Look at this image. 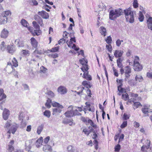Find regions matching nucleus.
Masks as SVG:
<instances>
[{
    "instance_id": "1",
    "label": "nucleus",
    "mask_w": 152,
    "mask_h": 152,
    "mask_svg": "<svg viewBox=\"0 0 152 152\" xmlns=\"http://www.w3.org/2000/svg\"><path fill=\"white\" fill-rule=\"evenodd\" d=\"M134 12L131 10V8L130 7L124 10V13L125 15L127 21L131 23L134 22Z\"/></svg>"
},
{
    "instance_id": "2",
    "label": "nucleus",
    "mask_w": 152,
    "mask_h": 152,
    "mask_svg": "<svg viewBox=\"0 0 152 152\" xmlns=\"http://www.w3.org/2000/svg\"><path fill=\"white\" fill-rule=\"evenodd\" d=\"M122 12V11L121 9L112 10L109 12V18L110 20H114L121 16Z\"/></svg>"
},
{
    "instance_id": "3",
    "label": "nucleus",
    "mask_w": 152,
    "mask_h": 152,
    "mask_svg": "<svg viewBox=\"0 0 152 152\" xmlns=\"http://www.w3.org/2000/svg\"><path fill=\"white\" fill-rule=\"evenodd\" d=\"M32 24L33 26L36 29L34 30V31L32 32V30H33V28L30 27H28V30L32 32V34L33 36L39 35L41 34L42 32L41 30H39V26L37 24V23L34 21H33Z\"/></svg>"
},
{
    "instance_id": "4",
    "label": "nucleus",
    "mask_w": 152,
    "mask_h": 152,
    "mask_svg": "<svg viewBox=\"0 0 152 152\" xmlns=\"http://www.w3.org/2000/svg\"><path fill=\"white\" fill-rule=\"evenodd\" d=\"M68 110L66 111L64 114L65 116L68 118L74 116V113H73V109H75V107H73L72 105H70L68 107Z\"/></svg>"
},
{
    "instance_id": "5",
    "label": "nucleus",
    "mask_w": 152,
    "mask_h": 152,
    "mask_svg": "<svg viewBox=\"0 0 152 152\" xmlns=\"http://www.w3.org/2000/svg\"><path fill=\"white\" fill-rule=\"evenodd\" d=\"M133 69L135 71H139L142 69V66L138 61H134V62Z\"/></svg>"
},
{
    "instance_id": "6",
    "label": "nucleus",
    "mask_w": 152,
    "mask_h": 152,
    "mask_svg": "<svg viewBox=\"0 0 152 152\" xmlns=\"http://www.w3.org/2000/svg\"><path fill=\"white\" fill-rule=\"evenodd\" d=\"M6 97V95L4 93L3 89H0V101H3L2 102L0 103L1 104H2L3 102H5V99Z\"/></svg>"
},
{
    "instance_id": "7",
    "label": "nucleus",
    "mask_w": 152,
    "mask_h": 152,
    "mask_svg": "<svg viewBox=\"0 0 152 152\" xmlns=\"http://www.w3.org/2000/svg\"><path fill=\"white\" fill-rule=\"evenodd\" d=\"M42 53V51L41 50H38V49H36L32 53V57L39 58V56L38 55H41Z\"/></svg>"
},
{
    "instance_id": "8",
    "label": "nucleus",
    "mask_w": 152,
    "mask_h": 152,
    "mask_svg": "<svg viewBox=\"0 0 152 152\" xmlns=\"http://www.w3.org/2000/svg\"><path fill=\"white\" fill-rule=\"evenodd\" d=\"M10 114L9 111L7 109H4L3 113V118L5 120H6L8 118V116Z\"/></svg>"
},
{
    "instance_id": "9",
    "label": "nucleus",
    "mask_w": 152,
    "mask_h": 152,
    "mask_svg": "<svg viewBox=\"0 0 152 152\" xmlns=\"http://www.w3.org/2000/svg\"><path fill=\"white\" fill-rule=\"evenodd\" d=\"M7 50L8 52L12 54L15 51V47L12 45H8L7 46Z\"/></svg>"
},
{
    "instance_id": "10",
    "label": "nucleus",
    "mask_w": 152,
    "mask_h": 152,
    "mask_svg": "<svg viewBox=\"0 0 152 152\" xmlns=\"http://www.w3.org/2000/svg\"><path fill=\"white\" fill-rule=\"evenodd\" d=\"M43 150L44 152H51L52 151V148L51 146L46 144L44 145Z\"/></svg>"
},
{
    "instance_id": "11",
    "label": "nucleus",
    "mask_w": 152,
    "mask_h": 152,
    "mask_svg": "<svg viewBox=\"0 0 152 152\" xmlns=\"http://www.w3.org/2000/svg\"><path fill=\"white\" fill-rule=\"evenodd\" d=\"M67 149L68 152H78L77 149L76 148L73 147L71 145L68 146Z\"/></svg>"
},
{
    "instance_id": "12",
    "label": "nucleus",
    "mask_w": 152,
    "mask_h": 152,
    "mask_svg": "<svg viewBox=\"0 0 152 152\" xmlns=\"http://www.w3.org/2000/svg\"><path fill=\"white\" fill-rule=\"evenodd\" d=\"M58 92L61 94H64L66 93V88L64 86H60L58 89Z\"/></svg>"
},
{
    "instance_id": "13",
    "label": "nucleus",
    "mask_w": 152,
    "mask_h": 152,
    "mask_svg": "<svg viewBox=\"0 0 152 152\" xmlns=\"http://www.w3.org/2000/svg\"><path fill=\"white\" fill-rule=\"evenodd\" d=\"M123 53V51L115 50L114 53V55L116 58H120L122 56Z\"/></svg>"
},
{
    "instance_id": "14",
    "label": "nucleus",
    "mask_w": 152,
    "mask_h": 152,
    "mask_svg": "<svg viewBox=\"0 0 152 152\" xmlns=\"http://www.w3.org/2000/svg\"><path fill=\"white\" fill-rule=\"evenodd\" d=\"M31 43L33 47L35 49H37L38 46V42L35 39H31Z\"/></svg>"
},
{
    "instance_id": "15",
    "label": "nucleus",
    "mask_w": 152,
    "mask_h": 152,
    "mask_svg": "<svg viewBox=\"0 0 152 152\" xmlns=\"http://www.w3.org/2000/svg\"><path fill=\"white\" fill-rule=\"evenodd\" d=\"M8 31L7 30L4 29L1 32V37L3 38H7L8 36Z\"/></svg>"
},
{
    "instance_id": "16",
    "label": "nucleus",
    "mask_w": 152,
    "mask_h": 152,
    "mask_svg": "<svg viewBox=\"0 0 152 152\" xmlns=\"http://www.w3.org/2000/svg\"><path fill=\"white\" fill-rule=\"evenodd\" d=\"M83 77L87 80H92V77L91 75L89 74L88 72L86 73H84Z\"/></svg>"
},
{
    "instance_id": "17",
    "label": "nucleus",
    "mask_w": 152,
    "mask_h": 152,
    "mask_svg": "<svg viewBox=\"0 0 152 152\" xmlns=\"http://www.w3.org/2000/svg\"><path fill=\"white\" fill-rule=\"evenodd\" d=\"M38 14L40 15L44 19H47L48 18V17H46V15L47 13L45 11L43 10L42 11L39 12Z\"/></svg>"
},
{
    "instance_id": "18",
    "label": "nucleus",
    "mask_w": 152,
    "mask_h": 152,
    "mask_svg": "<svg viewBox=\"0 0 152 152\" xmlns=\"http://www.w3.org/2000/svg\"><path fill=\"white\" fill-rule=\"evenodd\" d=\"M44 127V124H42L38 126L37 131V132L38 134L39 135L41 134L43 129Z\"/></svg>"
},
{
    "instance_id": "19",
    "label": "nucleus",
    "mask_w": 152,
    "mask_h": 152,
    "mask_svg": "<svg viewBox=\"0 0 152 152\" xmlns=\"http://www.w3.org/2000/svg\"><path fill=\"white\" fill-rule=\"evenodd\" d=\"M148 28L152 30V17H149L147 20Z\"/></svg>"
},
{
    "instance_id": "20",
    "label": "nucleus",
    "mask_w": 152,
    "mask_h": 152,
    "mask_svg": "<svg viewBox=\"0 0 152 152\" xmlns=\"http://www.w3.org/2000/svg\"><path fill=\"white\" fill-rule=\"evenodd\" d=\"M61 108L59 107H56L53 109V115H56L60 113L61 111Z\"/></svg>"
},
{
    "instance_id": "21",
    "label": "nucleus",
    "mask_w": 152,
    "mask_h": 152,
    "mask_svg": "<svg viewBox=\"0 0 152 152\" xmlns=\"http://www.w3.org/2000/svg\"><path fill=\"white\" fill-rule=\"evenodd\" d=\"M125 73L130 74L131 72V68L129 66H127L124 67Z\"/></svg>"
},
{
    "instance_id": "22",
    "label": "nucleus",
    "mask_w": 152,
    "mask_h": 152,
    "mask_svg": "<svg viewBox=\"0 0 152 152\" xmlns=\"http://www.w3.org/2000/svg\"><path fill=\"white\" fill-rule=\"evenodd\" d=\"M11 15V13L10 11L4 12L2 14V16L3 18H7V16Z\"/></svg>"
},
{
    "instance_id": "23",
    "label": "nucleus",
    "mask_w": 152,
    "mask_h": 152,
    "mask_svg": "<svg viewBox=\"0 0 152 152\" xmlns=\"http://www.w3.org/2000/svg\"><path fill=\"white\" fill-rule=\"evenodd\" d=\"M100 33L104 37L106 34V31L105 28L102 26L100 27Z\"/></svg>"
},
{
    "instance_id": "24",
    "label": "nucleus",
    "mask_w": 152,
    "mask_h": 152,
    "mask_svg": "<svg viewBox=\"0 0 152 152\" xmlns=\"http://www.w3.org/2000/svg\"><path fill=\"white\" fill-rule=\"evenodd\" d=\"M20 23L23 26L28 27V23L25 19H22L21 20Z\"/></svg>"
},
{
    "instance_id": "25",
    "label": "nucleus",
    "mask_w": 152,
    "mask_h": 152,
    "mask_svg": "<svg viewBox=\"0 0 152 152\" xmlns=\"http://www.w3.org/2000/svg\"><path fill=\"white\" fill-rule=\"evenodd\" d=\"M149 109L148 108H143L142 109V113L146 115L145 116H148V113H149Z\"/></svg>"
},
{
    "instance_id": "26",
    "label": "nucleus",
    "mask_w": 152,
    "mask_h": 152,
    "mask_svg": "<svg viewBox=\"0 0 152 152\" xmlns=\"http://www.w3.org/2000/svg\"><path fill=\"white\" fill-rule=\"evenodd\" d=\"M52 106L54 107H59L61 108H63V107L61 105L58 103L55 102H53L52 104Z\"/></svg>"
},
{
    "instance_id": "27",
    "label": "nucleus",
    "mask_w": 152,
    "mask_h": 152,
    "mask_svg": "<svg viewBox=\"0 0 152 152\" xmlns=\"http://www.w3.org/2000/svg\"><path fill=\"white\" fill-rule=\"evenodd\" d=\"M59 48V46L53 48L50 50H48V51L50 52H56L58 51Z\"/></svg>"
},
{
    "instance_id": "28",
    "label": "nucleus",
    "mask_w": 152,
    "mask_h": 152,
    "mask_svg": "<svg viewBox=\"0 0 152 152\" xmlns=\"http://www.w3.org/2000/svg\"><path fill=\"white\" fill-rule=\"evenodd\" d=\"M17 41L18 42V46L19 47H22L24 46V42L19 40V39H17L15 40V42Z\"/></svg>"
},
{
    "instance_id": "29",
    "label": "nucleus",
    "mask_w": 152,
    "mask_h": 152,
    "mask_svg": "<svg viewBox=\"0 0 152 152\" xmlns=\"http://www.w3.org/2000/svg\"><path fill=\"white\" fill-rule=\"evenodd\" d=\"M82 70L84 72L86 73V72H87L89 69L88 68V65L87 64H85L84 66L81 68Z\"/></svg>"
},
{
    "instance_id": "30",
    "label": "nucleus",
    "mask_w": 152,
    "mask_h": 152,
    "mask_svg": "<svg viewBox=\"0 0 152 152\" xmlns=\"http://www.w3.org/2000/svg\"><path fill=\"white\" fill-rule=\"evenodd\" d=\"M121 98L124 101H126L128 100L129 98V95L127 93L123 94L122 95Z\"/></svg>"
},
{
    "instance_id": "31",
    "label": "nucleus",
    "mask_w": 152,
    "mask_h": 152,
    "mask_svg": "<svg viewBox=\"0 0 152 152\" xmlns=\"http://www.w3.org/2000/svg\"><path fill=\"white\" fill-rule=\"evenodd\" d=\"M43 115L48 118H49L50 116V112L48 110H46L43 113Z\"/></svg>"
},
{
    "instance_id": "32",
    "label": "nucleus",
    "mask_w": 152,
    "mask_h": 152,
    "mask_svg": "<svg viewBox=\"0 0 152 152\" xmlns=\"http://www.w3.org/2000/svg\"><path fill=\"white\" fill-rule=\"evenodd\" d=\"M51 102V100L48 98L47 100V102L45 104V105L48 108H50L51 107L50 103Z\"/></svg>"
},
{
    "instance_id": "33",
    "label": "nucleus",
    "mask_w": 152,
    "mask_h": 152,
    "mask_svg": "<svg viewBox=\"0 0 152 152\" xmlns=\"http://www.w3.org/2000/svg\"><path fill=\"white\" fill-rule=\"evenodd\" d=\"M1 50L2 51H4L6 49V45L5 43L4 42H1L0 45Z\"/></svg>"
},
{
    "instance_id": "34",
    "label": "nucleus",
    "mask_w": 152,
    "mask_h": 152,
    "mask_svg": "<svg viewBox=\"0 0 152 152\" xmlns=\"http://www.w3.org/2000/svg\"><path fill=\"white\" fill-rule=\"evenodd\" d=\"M12 61L13 66H14L15 67H16L18 66V62L15 58H13Z\"/></svg>"
},
{
    "instance_id": "35",
    "label": "nucleus",
    "mask_w": 152,
    "mask_h": 152,
    "mask_svg": "<svg viewBox=\"0 0 152 152\" xmlns=\"http://www.w3.org/2000/svg\"><path fill=\"white\" fill-rule=\"evenodd\" d=\"M139 20L140 22H142L144 19V16L141 12H140L139 16Z\"/></svg>"
},
{
    "instance_id": "36",
    "label": "nucleus",
    "mask_w": 152,
    "mask_h": 152,
    "mask_svg": "<svg viewBox=\"0 0 152 152\" xmlns=\"http://www.w3.org/2000/svg\"><path fill=\"white\" fill-rule=\"evenodd\" d=\"M88 123L90 124V125L94 128L95 129L96 128L97 125L95 124L91 120L88 119Z\"/></svg>"
},
{
    "instance_id": "37",
    "label": "nucleus",
    "mask_w": 152,
    "mask_h": 152,
    "mask_svg": "<svg viewBox=\"0 0 152 152\" xmlns=\"http://www.w3.org/2000/svg\"><path fill=\"white\" fill-rule=\"evenodd\" d=\"M135 78L136 81H138L139 82H142L143 80L142 77L140 75H136Z\"/></svg>"
},
{
    "instance_id": "38",
    "label": "nucleus",
    "mask_w": 152,
    "mask_h": 152,
    "mask_svg": "<svg viewBox=\"0 0 152 152\" xmlns=\"http://www.w3.org/2000/svg\"><path fill=\"white\" fill-rule=\"evenodd\" d=\"M140 106H142V105L140 102H135L134 103L133 107L134 110Z\"/></svg>"
},
{
    "instance_id": "39",
    "label": "nucleus",
    "mask_w": 152,
    "mask_h": 152,
    "mask_svg": "<svg viewBox=\"0 0 152 152\" xmlns=\"http://www.w3.org/2000/svg\"><path fill=\"white\" fill-rule=\"evenodd\" d=\"M17 128L16 126L15 125H13L11 127V131L12 133L13 134H15V132L16 131Z\"/></svg>"
},
{
    "instance_id": "40",
    "label": "nucleus",
    "mask_w": 152,
    "mask_h": 152,
    "mask_svg": "<svg viewBox=\"0 0 152 152\" xmlns=\"http://www.w3.org/2000/svg\"><path fill=\"white\" fill-rule=\"evenodd\" d=\"M145 144L146 145V149H148L150 147L151 144V142L149 140H148V139L146 140L145 141Z\"/></svg>"
},
{
    "instance_id": "41",
    "label": "nucleus",
    "mask_w": 152,
    "mask_h": 152,
    "mask_svg": "<svg viewBox=\"0 0 152 152\" xmlns=\"http://www.w3.org/2000/svg\"><path fill=\"white\" fill-rule=\"evenodd\" d=\"M79 62L80 64L83 65H85V64H87L88 63V61L86 60H85L84 58L83 59H80Z\"/></svg>"
},
{
    "instance_id": "42",
    "label": "nucleus",
    "mask_w": 152,
    "mask_h": 152,
    "mask_svg": "<svg viewBox=\"0 0 152 152\" xmlns=\"http://www.w3.org/2000/svg\"><path fill=\"white\" fill-rule=\"evenodd\" d=\"M46 94L50 97H53L55 96L54 93L51 91H48L47 93H46Z\"/></svg>"
},
{
    "instance_id": "43",
    "label": "nucleus",
    "mask_w": 152,
    "mask_h": 152,
    "mask_svg": "<svg viewBox=\"0 0 152 152\" xmlns=\"http://www.w3.org/2000/svg\"><path fill=\"white\" fill-rule=\"evenodd\" d=\"M14 149L13 146L11 145H8V148L7 149V152H12Z\"/></svg>"
},
{
    "instance_id": "44",
    "label": "nucleus",
    "mask_w": 152,
    "mask_h": 152,
    "mask_svg": "<svg viewBox=\"0 0 152 152\" xmlns=\"http://www.w3.org/2000/svg\"><path fill=\"white\" fill-rule=\"evenodd\" d=\"M127 122L126 121H124L120 126L121 129H123L127 125Z\"/></svg>"
},
{
    "instance_id": "45",
    "label": "nucleus",
    "mask_w": 152,
    "mask_h": 152,
    "mask_svg": "<svg viewBox=\"0 0 152 152\" xmlns=\"http://www.w3.org/2000/svg\"><path fill=\"white\" fill-rule=\"evenodd\" d=\"M133 6L135 8H136L138 7V3L137 0H134Z\"/></svg>"
},
{
    "instance_id": "46",
    "label": "nucleus",
    "mask_w": 152,
    "mask_h": 152,
    "mask_svg": "<svg viewBox=\"0 0 152 152\" xmlns=\"http://www.w3.org/2000/svg\"><path fill=\"white\" fill-rule=\"evenodd\" d=\"M40 71L41 72H42L43 73H45L47 70V69L43 66H42L40 67Z\"/></svg>"
},
{
    "instance_id": "47",
    "label": "nucleus",
    "mask_w": 152,
    "mask_h": 152,
    "mask_svg": "<svg viewBox=\"0 0 152 152\" xmlns=\"http://www.w3.org/2000/svg\"><path fill=\"white\" fill-rule=\"evenodd\" d=\"M69 33L67 32L66 31H65L64 32L63 38H68L69 37Z\"/></svg>"
},
{
    "instance_id": "48",
    "label": "nucleus",
    "mask_w": 152,
    "mask_h": 152,
    "mask_svg": "<svg viewBox=\"0 0 152 152\" xmlns=\"http://www.w3.org/2000/svg\"><path fill=\"white\" fill-rule=\"evenodd\" d=\"M129 116L126 113H125L124 114L123 117V120L125 121L129 118Z\"/></svg>"
},
{
    "instance_id": "49",
    "label": "nucleus",
    "mask_w": 152,
    "mask_h": 152,
    "mask_svg": "<svg viewBox=\"0 0 152 152\" xmlns=\"http://www.w3.org/2000/svg\"><path fill=\"white\" fill-rule=\"evenodd\" d=\"M73 113H74V116L76 115H81V114L79 113L77 109L75 110L74 111L73 110Z\"/></svg>"
},
{
    "instance_id": "50",
    "label": "nucleus",
    "mask_w": 152,
    "mask_h": 152,
    "mask_svg": "<svg viewBox=\"0 0 152 152\" xmlns=\"http://www.w3.org/2000/svg\"><path fill=\"white\" fill-rule=\"evenodd\" d=\"M81 120L84 123H88V118H86L84 117H82L81 118Z\"/></svg>"
},
{
    "instance_id": "51",
    "label": "nucleus",
    "mask_w": 152,
    "mask_h": 152,
    "mask_svg": "<svg viewBox=\"0 0 152 152\" xmlns=\"http://www.w3.org/2000/svg\"><path fill=\"white\" fill-rule=\"evenodd\" d=\"M121 148V146L119 144H118L115 147V151H118Z\"/></svg>"
},
{
    "instance_id": "52",
    "label": "nucleus",
    "mask_w": 152,
    "mask_h": 152,
    "mask_svg": "<svg viewBox=\"0 0 152 152\" xmlns=\"http://www.w3.org/2000/svg\"><path fill=\"white\" fill-rule=\"evenodd\" d=\"M11 121L10 120H8L7 121V123H6L5 124V127L6 128H8L11 125Z\"/></svg>"
},
{
    "instance_id": "53",
    "label": "nucleus",
    "mask_w": 152,
    "mask_h": 152,
    "mask_svg": "<svg viewBox=\"0 0 152 152\" xmlns=\"http://www.w3.org/2000/svg\"><path fill=\"white\" fill-rule=\"evenodd\" d=\"M10 73L13 74L15 77H18V72L17 71H16L15 69L13 70H13Z\"/></svg>"
},
{
    "instance_id": "54",
    "label": "nucleus",
    "mask_w": 152,
    "mask_h": 152,
    "mask_svg": "<svg viewBox=\"0 0 152 152\" xmlns=\"http://www.w3.org/2000/svg\"><path fill=\"white\" fill-rule=\"evenodd\" d=\"M42 141H41L40 140H39L38 139L36 141V142L35 143L37 147H38L39 146H40V145H41V144H42Z\"/></svg>"
},
{
    "instance_id": "55",
    "label": "nucleus",
    "mask_w": 152,
    "mask_h": 152,
    "mask_svg": "<svg viewBox=\"0 0 152 152\" xmlns=\"http://www.w3.org/2000/svg\"><path fill=\"white\" fill-rule=\"evenodd\" d=\"M106 47L107 49L109 51L111 52L112 51V48L111 45H106Z\"/></svg>"
},
{
    "instance_id": "56",
    "label": "nucleus",
    "mask_w": 152,
    "mask_h": 152,
    "mask_svg": "<svg viewBox=\"0 0 152 152\" xmlns=\"http://www.w3.org/2000/svg\"><path fill=\"white\" fill-rule=\"evenodd\" d=\"M30 2L33 5H37L38 4V3L36 0H30Z\"/></svg>"
},
{
    "instance_id": "57",
    "label": "nucleus",
    "mask_w": 152,
    "mask_h": 152,
    "mask_svg": "<svg viewBox=\"0 0 152 152\" xmlns=\"http://www.w3.org/2000/svg\"><path fill=\"white\" fill-rule=\"evenodd\" d=\"M66 42V40L65 39H61L58 41L59 44H62Z\"/></svg>"
},
{
    "instance_id": "58",
    "label": "nucleus",
    "mask_w": 152,
    "mask_h": 152,
    "mask_svg": "<svg viewBox=\"0 0 152 152\" xmlns=\"http://www.w3.org/2000/svg\"><path fill=\"white\" fill-rule=\"evenodd\" d=\"M105 41L109 45H111L112 41V39H105Z\"/></svg>"
},
{
    "instance_id": "59",
    "label": "nucleus",
    "mask_w": 152,
    "mask_h": 152,
    "mask_svg": "<svg viewBox=\"0 0 152 152\" xmlns=\"http://www.w3.org/2000/svg\"><path fill=\"white\" fill-rule=\"evenodd\" d=\"M128 83L131 86H132L134 85V80H130L128 81Z\"/></svg>"
},
{
    "instance_id": "60",
    "label": "nucleus",
    "mask_w": 152,
    "mask_h": 152,
    "mask_svg": "<svg viewBox=\"0 0 152 152\" xmlns=\"http://www.w3.org/2000/svg\"><path fill=\"white\" fill-rule=\"evenodd\" d=\"M145 148H146V145H143L141 148V151L143 152H147V149H145Z\"/></svg>"
},
{
    "instance_id": "61",
    "label": "nucleus",
    "mask_w": 152,
    "mask_h": 152,
    "mask_svg": "<svg viewBox=\"0 0 152 152\" xmlns=\"http://www.w3.org/2000/svg\"><path fill=\"white\" fill-rule=\"evenodd\" d=\"M50 139V136H47L44 139V142L45 143L47 144L48 143Z\"/></svg>"
},
{
    "instance_id": "62",
    "label": "nucleus",
    "mask_w": 152,
    "mask_h": 152,
    "mask_svg": "<svg viewBox=\"0 0 152 152\" xmlns=\"http://www.w3.org/2000/svg\"><path fill=\"white\" fill-rule=\"evenodd\" d=\"M66 43L69 47H70L71 46V45L72 44V40H71V39H70V40L69 41H67L66 42Z\"/></svg>"
},
{
    "instance_id": "63",
    "label": "nucleus",
    "mask_w": 152,
    "mask_h": 152,
    "mask_svg": "<svg viewBox=\"0 0 152 152\" xmlns=\"http://www.w3.org/2000/svg\"><path fill=\"white\" fill-rule=\"evenodd\" d=\"M22 52L23 54L25 55H26L29 54V51L27 50H23Z\"/></svg>"
},
{
    "instance_id": "64",
    "label": "nucleus",
    "mask_w": 152,
    "mask_h": 152,
    "mask_svg": "<svg viewBox=\"0 0 152 152\" xmlns=\"http://www.w3.org/2000/svg\"><path fill=\"white\" fill-rule=\"evenodd\" d=\"M147 76L148 78L152 79V72H148L147 73Z\"/></svg>"
}]
</instances>
